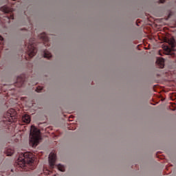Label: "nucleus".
Returning a JSON list of instances; mask_svg holds the SVG:
<instances>
[{"mask_svg":"<svg viewBox=\"0 0 176 176\" xmlns=\"http://www.w3.org/2000/svg\"><path fill=\"white\" fill-rule=\"evenodd\" d=\"M17 164L19 167L28 171L29 169L34 170L35 168V160H34V155L30 152L22 153L19 155Z\"/></svg>","mask_w":176,"mask_h":176,"instance_id":"obj_1","label":"nucleus"},{"mask_svg":"<svg viewBox=\"0 0 176 176\" xmlns=\"http://www.w3.org/2000/svg\"><path fill=\"white\" fill-rule=\"evenodd\" d=\"M41 131L32 125L30 129V144L33 147L37 146L41 141Z\"/></svg>","mask_w":176,"mask_h":176,"instance_id":"obj_2","label":"nucleus"},{"mask_svg":"<svg viewBox=\"0 0 176 176\" xmlns=\"http://www.w3.org/2000/svg\"><path fill=\"white\" fill-rule=\"evenodd\" d=\"M36 45H35V38H32L29 41V45H28V56L32 58L36 54L38 50L36 49Z\"/></svg>","mask_w":176,"mask_h":176,"instance_id":"obj_3","label":"nucleus"},{"mask_svg":"<svg viewBox=\"0 0 176 176\" xmlns=\"http://www.w3.org/2000/svg\"><path fill=\"white\" fill-rule=\"evenodd\" d=\"M0 10L5 13L6 16H4V19H6L7 23H10V20H13V19H14L12 8L4 6L0 8Z\"/></svg>","mask_w":176,"mask_h":176,"instance_id":"obj_4","label":"nucleus"},{"mask_svg":"<svg viewBox=\"0 0 176 176\" xmlns=\"http://www.w3.org/2000/svg\"><path fill=\"white\" fill-rule=\"evenodd\" d=\"M56 156L54 153H51L49 155V164L50 168H54V164H56Z\"/></svg>","mask_w":176,"mask_h":176,"instance_id":"obj_5","label":"nucleus"},{"mask_svg":"<svg viewBox=\"0 0 176 176\" xmlns=\"http://www.w3.org/2000/svg\"><path fill=\"white\" fill-rule=\"evenodd\" d=\"M12 122L13 121L10 118L6 119V120H3L2 121H1L0 124H1V126L3 127H6V126H9V124H12Z\"/></svg>","mask_w":176,"mask_h":176,"instance_id":"obj_6","label":"nucleus"},{"mask_svg":"<svg viewBox=\"0 0 176 176\" xmlns=\"http://www.w3.org/2000/svg\"><path fill=\"white\" fill-rule=\"evenodd\" d=\"M22 122H23V123H26V124H28V123H30L31 122V117H30L28 114L23 115L22 117Z\"/></svg>","mask_w":176,"mask_h":176,"instance_id":"obj_7","label":"nucleus"},{"mask_svg":"<svg viewBox=\"0 0 176 176\" xmlns=\"http://www.w3.org/2000/svg\"><path fill=\"white\" fill-rule=\"evenodd\" d=\"M156 63L160 68H164V58H157Z\"/></svg>","mask_w":176,"mask_h":176,"instance_id":"obj_8","label":"nucleus"},{"mask_svg":"<svg viewBox=\"0 0 176 176\" xmlns=\"http://www.w3.org/2000/svg\"><path fill=\"white\" fill-rule=\"evenodd\" d=\"M39 38L43 41V42H49V37H47V34H46V33H42L40 34Z\"/></svg>","mask_w":176,"mask_h":176,"instance_id":"obj_9","label":"nucleus"},{"mask_svg":"<svg viewBox=\"0 0 176 176\" xmlns=\"http://www.w3.org/2000/svg\"><path fill=\"white\" fill-rule=\"evenodd\" d=\"M16 80L19 83H20L21 86H23L25 82V78H24V76H19Z\"/></svg>","mask_w":176,"mask_h":176,"instance_id":"obj_10","label":"nucleus"},{"mask_svg":"<svg viewBox=\"0 0 176 176\" xmlns=\"http://www.w3.org/2000/svg\"><path fill=\"white\" fill-rule=\"evenodd\" d=\"M5 153L7 155V156H12V155L14 153V150L12 148H8L5 151Z\"/></svg>","mask_w":176,"mask_h":176,"instance_id":"obj_11","label":"nucleus"},{"mask_svg":"<svg viewBox=\"0 0 176 176\" xmlns=\"http://www.w3.org/2000/svg\"><path fill=\"white\" fill-rule=\"evenodd\" d=\"M43 54H44L45 58H51L52 57V54L47 50H45L43 52Z\"/></svg>","mask_w":176,"mask_h":176,"instance_id":"obj_12","label":"nucleus"},{"mask_svg":"<svg viewBox=\"0 0 176 176\" xmlns=\"http://www.w3.org/2000/svg\"><path fill=\"white\" fill-rule=\"evenodd\" d=\"M57 168H58V170H59V171H62L63 173H64V171H65V167L61 164H58L57 166Z\"/></svg>","mask_w":176,"mask_h":176,"instance_id":"obj_13","label":"nucleus"},{"mask_svg":"<svg viewBox=\"0 0 176 176\" xmlns=\"http://www.w3.org/2000/svg\"><path fill=\"white\" fill-rule=\"evenodd\" d=\"M42 90H43V87H38L36 89V91H37V93H41V91H42Z\"/></svg>","mask_w":176,"mask_h":176,"instance_id":"obj_14","label":"nucleus"},{"mask_svg":"<svg viewBox=\"0 0 176 176\" xmlns=\"http://www.w3.org/2000/svg\"><path fill=\"white\" fill-rule=\"evenodd\" d=\"M170 45H171L172 47H175V41L174 40L171 41L170 42Z\"/></svg>","mask_w":176,"mask_h":176,"instance_id":"obj_15","label":"nucleus"},{"mask_svg":"<svg viewBox=\"0 0 176 176\" xmlns=\"http://www.w3.org/2000/svg\"><path fill=\"white\" fill-rule=\"evenodd\" d=\"M3 45V37L0 36V46H2Z\"/></svg>","mask_w":176,"mask_h":176,"instance_id":"obj_16","label":"nucleus"},{"mask_svg":"<svg viewBox=\"0 0 176 176\" xmlns=\"http://www.w3.org/2000/svg\"><path fill=\"white\" fill-rule=\"evenodd\" d=\"M11 112L14 113V112H15V111H14V109H10V111H8V113L10 114V118H12L13 116H12V113H11Z\"/></svg>","mask_w":176,"mask_h":176,"instance_id":"obj_17","label":"nucleus"},{"mask_svg":"<svg viewBox=\"0 0 176 176\" xmlns=\"http://www.w3.org/2000/svg\"><path fill=\"white\" fill-rule=\"evenodd\" d=\"M45 174L50 175V173H51L52 172H50V170H47V172H45Z\"/></svg>","mask_w":176,"mask_h":176,"instance_id":"obj_18","label":"nucleus"},{"mask_svg":"<svg viewBox=\"0 0 176 176\" xmlns=\"http://www.w3.org/2000/svg\"><path fill=\"white\" fill-rule=\"evenodd\" d=\"M161 3H164V2H166V0H160Z\"/></svg>","mask_w":176,"mask_h":176,"instance_id":"obj_19","label":"nucleus"},{"mask_svg":"<svg viewBox=\"0 0 176 176\" xmlns=\"http://www.w3.org/2000/svg\"><path fill=\"white\" fill-rule=\"evenodd\" d=\"M166 52H170V48L168 47H166Z\"/></svg>","mask_w":176,"mask_h":176,"instance_id":"obj_20","label":"nucleus"},{"mask_svg":"<svg viewBox=\"0 0 176 176\" xmlns=\"http://www.w3.org/2000/svg\"><path fill=\"white\" fill-rule=\"evenodd\" d=\"M159 54H160V56H162V54H160V52H159Z\"/></svg>","mask_w":176,"mask_h":176,"instance_id":"obj_21","label":"nucleus"},{"mask_svg":"<svg viewBox=\"0 0 176 176\" xmlns=\"http://www.w3.org/2000/svg\"><path fill=\"white\" fill-rule=\"evenodd\" d=\"M159 54H160V56H162V54H160V52H159Z\"/></svg>","mask_w":176,"mask_h":176,"instance_id":"obj_22","label":"nucleus"},{"mask_svg":"<svg viewBox=\"0 0 176 176\" xmlns=\"http://www.w3.org/2000/svg\"><path fill=\"white\" fill-rule=\"evenodd\" d=\"M159 54H160V56H162V54H160V52H159Z\"/></svg>","mask_w":176,"mask_h":176,"instance_id":"obj_23","label":"nucleus"}]
</instances>
